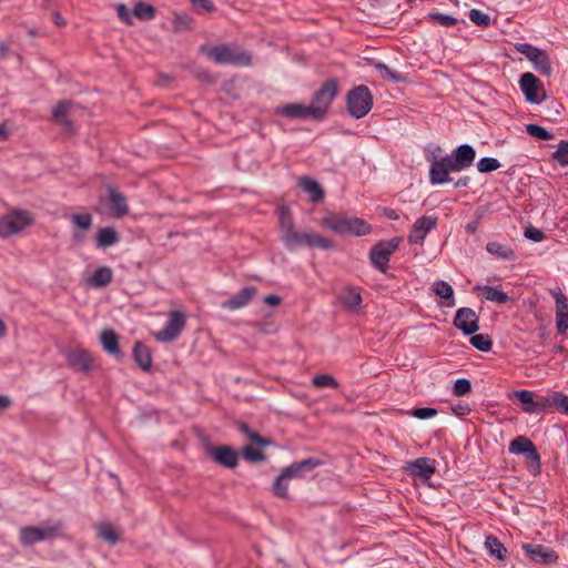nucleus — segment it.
<instances>
[{
  "mask_svg": "<svg viewBox=\"0 0 568 568\" xmlns=\"http://www.w3.org/2000/svg\"><path fill=\"white\" fill-rule=\"evenodd\" d=\"M320 223L339 235L364 236L372 232V226L366 221L345 213L331 212Z\"/></svg>",
  "mask_w": 568,
  "mask_h": 568,
  "instance_id": "nucleus-1",
  "label": "nucleus"
},
{
  "mask_svg": "<svg viewBox=\"0 0 568 568\" xmlns=\"http://www.w3.org/2000/svg\"><path fill=\"white\" fill-rule=\"evenodd\" d=\"M63 523L44 521L40 526H24L19 531V538L22 546L28 547L37 542L52 540L61 536Z\"/></svg>",
  "mask_w": 568,
  "mask_h": 568,
  "instance_id": "nucleus-2",
  "label": "nucleus"
},
{
  "mask_svg": "<svg viewBox=\"0 0 568 568\" xmlns=\"http://www.w3.org/2000/svg\"><path fill=\"white\" fill-rule=\"evenodd\" d=\"M200 51L217 64L250 65L252 58L246 51H239L235 47L220 44L214 47L201 45Z\"/></svg>",
  "mask_w": 568,
  "mask_h": 568,
  "instance_id": "nucleus-3",
  "label": "nucleus"
},
{
  "mask_svg": "<svg viewBox=\"0 0 568 568\" xmlns=\"http://www.w3.org/2000/svg\"><path fill=\"white\" fill-rule=\"evenodd\" d=\"M348 113L355 119L364 118L373 106V95L366 85L352 89L346 97Z\"/></svg>",
  "mask_w": 568,
  "mask_h": 568,
  "instance_id": "nucleus-4",
  "label": "nucleus"
},
{
  "mask_svg": "<svg viewBox=\"0 0 568 568\" xmlns=\"http://www.w3.org/2000/svg\"><path fill=\"white\" fill-rule=\"evenodd\" d=\"M285 246L295 250L301 246L310 248L333 250L335 242L315 232H294L285 242Z\"/></svg>",
  "mask_w": 568,
  "mask_h": 568,
  "instance_id": "nucleus-5",
  "label": "nucleus"
},
{
  "mask_svg": "<svg viewBox=\"0 0 568 568\" xmlns=\"http://www.w3.org/2000/svg\"><path fill=\"white\" fill-rule=\"evenodd\" d=\"M338 92L337 82L334 79L327 80L323 83L321 89L315 92L310 106L314 114V120H322L327 113L332 102Z\"/></svg>",
  "mask_w": 568,
  "mask_h": 568,
  "instance_id": "nucleus-6",
  "label": "nucleus"
},
{
  "mask_svg": "<svg viewBox=\"0 0 568 568\" xmlns=\"http://www.w3.org/2000/svg\"><path fill=\"white\" fill-rule=\"evenodd\" d=\"M400 242V237H393L390 240H382L377 242L369 251L372 265L382 273H386L390 256L397 251Z\"/></svg>",
  "mask_w": 568,
  "mask_h": 568,
  "instance_id": "nucleus-7",
  "label": "nucleus"
},
{
  "mask_svg": "<svg viewBox=\"0 0 568 568\" xmlns=\"http://www.w3.org/2000/svg\"><path fill=\"white\" fill-rule=\"evenodd\" d=\"M508 397L516 398L526 414H540L549 409V393L535 396L531 390L523 389L510 393Z\"/></svg>",
  "mask_w": 568,
  "mask_h": 568,
  "instance_id": "nucleus-8",
  "label": "nucleus"
},
{
  "mask_svg": "<svg viewBox=\"0 0 568 568\" xmlns=\"http://www.w3.org/2000/svg\"><path fill=\"white\" fill-rule=\"evenodd\" d=\"M33 222L32 216L27 211H12L0 217V237H9L17 234Z\"/></svg>",
  "mask_w": 568,
  "mask_h": 568,
  "instance_id": "nucleus-9",
  "label": "nucleus"
},
{
  "mask_svg": "<svg viewBox=\"0 0 568 568\" xmlns=\"http://www.w3.org/2000/svg\"><path fill=\"white\" fill-rule=\"evenodd\" d=\"M515 48L519 53L524 54L529 61L534 63L536 70L540 74L545 77H549L551 74L550 59L544 50L526 42L517 43Z\"/></svg>",
  "mask_w": 568,
  "mask_h": 568,
  "instance_id": "nucleus-10",
  "label": "nucleus"
},
{
  "mask_svg": "<svg viewBox=\"0 0 568 568\" xmlns=\"http://www.w3.org/2000/svg\"><path fill=\"white\" fill-rule=\"evenodd\" d=\"M185 316L180 311H171L169 322L165 326L153 334L154 338L160 343H170L175 341L185 326Z\"/></svg>",
  "mask_w": 568,
  "mask_h": 568,
  "instance_id": "nucleus-11",
  "label": "nucleus"
},
{
  "mask_svg": "<svg viewBox=\"0 0 568 568\" xmlns=\"http://www.w3.org/2000/svg\"><path fill=\"white\" fill-rule=\"evenodd\" d=\"M519 87L529 103L539 104L545 99L544 87L531 72L521 74Z\"/></svg>",
  "mask_w": 568,
  "mask_h": 568,
  "instance_id": "nucleus-12",
  "label": "nucleus"
},
{
  "mask_svg": "<svg viewBox=\"0 0 568 568\" xmlns=\"http://www.w3.org/2000/svg\"><path fill=\"white\" fill-rule=\"evenodd\" d=\"M478 321V315L473 308L462 307L455 314L454 325L465 335H473L479 329Z\"/></svg>",
  "mask_w": 568,
  "mask_h": 568,
  "instance_id": "nucleus-13",
  "label": "nucleus"
},
{
  "mask_svg": "<svg viewBox=\"0 0 568 568\" xmlns=\"http://www.w3.org/2000/svg\"><path fill=\"white\" fill-rule=\"evenodd\" d=\"M437 217L422 216L415 221L408 235L410 244L423 243L426 235L436 227Z\"/></svg>",
  "mask_w": 568,
  "mask_h": 568,
  "instance_id": "nucleus-14",
  "label": "nucleus"
},
{
  "mask_svg": "<svg viewBox=\"0 0 568 568\" xmlns=\"http://www.w3.org/2000/svg\"><path fill=\"white\" fill-rule=\"evenodd\" d=\"M405 469L414 477L429 479L436 471L435 460L428 457H419L408 462Z\"/></svg>",
  "mask_w": 568,
  "mask_h": 568,
  "instance_id": "nucleus-15",
  "label": "nucleus"
},
{
  "mask_svg": "<svg viewBox=\"0 0 568 568\" xmlns=\"http://www.w3.org/2000/svg\"><path fill=\"white\" fill-rule=\"evenodd\" d=\"M68 364L71 368L80 373L90 372L93 363L91 354L84 348H77L65 354Z\"/></svg>",
  "mask_w": 568,
  "mask_h": 568,
  "instance_id": "nucleus-16",
  "label": "nucleus"
},
{
  "mask_svg": "<svg viewBox=\"0 0 568 568\" xmlns=\"http://www.w3.org/2000/svg\"><path fill=\"white\" fill-rule=\"evenodd\" d=\"M523 549L525 554L537 564H551L558 559L557 554L542 545H531L525 544L523 545Z\"/></svg>",
  "mask_w": 568,
  "mask_h": 568,
  "instance_id": "nucleus-17",
  "label": "nucleus"
},
{
  "mask_svg": "<svg viewBox=\"0 0 568 568\" xmlns=\"http://www.w3.org/2000/svg\"><path fill=\"white\" fill-rule=\"evenodd\" d=\"M321 465L322 462L318 458L311 457L301 462L293 463L290 466L283 468L282 471L284 473V476L288 477V479L300 478Z\"/></svg>",
  "mask_w": 568,
  "mask_h": 568,
  "instance_id": "nucleus-18",
  "label": "nucleus"
},
{
  "mask_svg": "<svg viewBox=\"0 0 568 568\" xmlns=\"http://www.w3.org/2000/svg\"><path fill=\"white\" fill-rule=\"evenodd\" d=\"M210 455L217 464L231 469L235 468L239 464V454L226 445L215 447L211 450Z\"/></svg>",
  "mask_w": 568,
  "mask_h": 568,
  "instance_id": "nucleus-19",
  "label": "nucleus"
},
{
  "mask_svg": "<svg viewBox=\"0 0 568 568\" xmlns=\"http://www.w3.org/2000/svg\"><path fill=\"white\" fill-rule=\"evenodd\" d=\"M276 113L288 119H313L312 106L302 103H288L276 109Z\"/></svg>",
  "mask_w": 568,
  "mask_h": 568,
  "instance_id": "nucleus-20",
  "label": "nucleus"
},
{
  "mask_svg": "<svg viewBox=\"0 0 568 568\" xmlns=\"http://www.w3.org/2000/svg\"><path fill=\"white\" fill-rule=\"evenodd\" d=\"M255 294L256 288L254 286L243 287L237 294L222 302V307L230 311L239 310L247 305Z\"/></svg>",
  "mask_w": 568,
  "mask_h": 568,
  "instance_id": "nucleus-21",
  "label": "nucleus"
},
{
  "mask_svg": "<svg viewBox=\"0 0 568 568\" xmlns=\"http://www.w3.org/2000/svg\"><path fill=\"white\" fill-rule=\"evenodd\" d=\"M108 192L111 215L116 219L126 215L129 212V206L125 196L112 186H109Z\"/></svg>",
  "mask_w": 568,
  "mask_h": 568,
  "instance_id": "nucleus-22",
  "label": "nucleus"
},
{
  "mask_svg": "<svg viewBox=\"0 0 568 568\" xmlns=\"http://www.w3.org/2000/svg\"><path fill=\"white\" fill-rule=\"evenodd\" d=\"M113 280V272L109 266L98 267L88 280V284L94 288L108 286Z\"/></svg>",
  "mask_w": 568,
  "mask_h": 568,
  "instance_id": "nucleus-23",
  "label": "nucleus"
},
{
  "mask_svg": "<svg viewBox=\"0 0 568 568\" xmlns=\"http://www.w3.org/2000/svg\"><path fill=\"white\" fill-rule=\"evenodd\" d=\"M133 358L136 365L142 369L148 372L152 366V357L150 348L144 345L142 342H135L133 347Z\"/></svg>",
  "mask_w": 568,
  "mask_h": 568,
  "instance_id": "nucleus-24",
  "label": "nucleus"
},
{
  "mask_svg": "<svg viewBox=\"0 0 568 568\" xmlns=\"http://www.w3.org/2000/svg\"><path fill=\"white\" fill-rule=\"evenodd\" d=\"M453 154L455 162H457L463 170L471 166L476 158V151L469 144H462L457 146Z\"/></svg>",
  "mask_w": 568,
  "mask_h": 568,
  "instance_id": "nucleus-25",
  "label": "nucleus"
},
{
  "mask_svg": "<svg viewBox=\"0 0 568 568\" xmlns=\"http://www.w3.org/2000/svg\"><path fill=\"white\" fill-rule=\"evenodd\" d=\"M486 251L498 260H516L515 251L507 244H503L499 242H488L486 245Z\"/></svg>",
  "mask_w": 568,
  "mask_h": 568,
  "instance_id": "nucleus-26",
  "label": "nucleus"
},
{
  "mask_svg": "<svg viewBox=\"0 0 568 568\" xmlns=\"http://www.w3.org/2000/svg\"><path fill=\"white\" fill-rule=\"evenodd\" d=\"M298 186L310 195V200L317 203L323 200L324 192L318 182L311 178H302L298 181Z\"/></svg>",
  "mask_w": 568,
  "mask_h": 568,
  "instance_id": "nucleus-27",
  "label": "nucleus"
},
{
  "mask_svg": "<svg viewBox=\"0 0 568 568\" xmlns=\"http://www.w3.org/2000/svg\"><path fill=\"white\" fill-rule=\"evenodd\" d=\"M95 530L98 537L109 542L110 545H115L120 540L121 535L111 523H100L95 526Z\"/></svg>",
  "mask_w": 568,
  "mask_h": 568,
  "instance_id": "nucleus-28",
  "label": "nucleus"
},
{
  "mask_svg": "<svg viewBox=\"0 0 568 568\" xmlns=\"http://www.w3.org/2000/svg\"><path fill=\"white\" fill-rule=\"evenodd\" d=\"M433 292L437 296L446 300V303H444V306H446V307L455 306L454 290H453V286L448 282L443 281V280L436 281L433 284Z\"/></svg>",
  "mask_w": 568,
  "mask_h": 568,
  "instance_id": "nucleus-29",
  "label": "nucleus"
},
{
  "mask_svg": "<svg viewBox=\"0 0 568 568\" xmlns=\"http://www.w3.org/2000/svg\"><path fill=\"white\" fill-rule=\"evenodd\" d=\"M429 181L432 184H444L450 181L449 174L446 171L444 164L434 159L429 169Z\"/></svg>",
  "mask_w": 568,
  "mask_h": 568,
  "instance_id": "nucleus-30",
  "label": "nucleus"
},
{
  "mask_svg": "<svg viewBox=\"0 0 568 568\" xmlns=\"http://www.w3.org/2000/svg\"><path fill=\"white\" fill-rule=\"evenodd\" d=\"M280 226H281V240L283 243L297 230L294 226L293 217L291 212L282 207L280 210Z\"/></svg>",
  "mask_w": 568,
  "mask_h": 568,
  "instance_id": "nucleus-31",
  "label": "nucleus"
},
{
  "mask_svg": "<svg viewBox=\"0 0 568 568\" xmlns=\"http://www.w3.org/2000/svg\"><path fill=\"white\" fill-rule=\"evenodd\" d=\"M485 547L490 556L499 560L506 559L508 551L497 537L491 535L487 536L485 539Z\"/></svg>",
  "mask_w": 568,
  "mask_h": 568,
  "instance_id": "nucleus-32",
  "label": "nucleus"
},
{
  "mask_svg": "<svg viewBox=\"0 0 568 568\" xmlns=\"http://www.w3.org/2000/svg\"><path fill=\"white\" fill-rule=\"evenodd\" d=\"M101 344L105 352H108L111 355H119L120 348H119V338L118 335L111 331L105 329L101 333L100 336Z\"/></svg>",
  "mask_w": 568,
  "mask_h": 568,
  "instance_id": "nucleus-33",
  "label": "nucleus"
},
{
  "mask_svg": "<svg viewBox=\"0 0 568 568\" xmlns=\"http://www.w3.org/2000/svg\"><path fill=\"white\" fill-rule=\"evenodd\" d=\"M341 302L348 310L356 311L362 304L361 293L354 287H348L342 293Z\"/></svg>",
  "mask_w": 568,
  "mask_h": 568,
  "instance_id": "nucleus-34",
  "label": "nucleus"
},
{
  "mask_svg": "<svg viewBox=\"0 0 568 568\" xmlns=\"http://www.w3.org/2000/svg\"><path fill=\"white\" fill-rule=\"evenodd\" d=\"M119 241L118 234L112 227L100 229L97 235V245L102 248L110 247Z\"/></svg>",
  "mask_w": 568,
  "mask_h": 568,
  "instance_id": "nucleus-35",
  "label": "nucleus"
},
{
  "mask_svg": "<svg viewBox=\"0 0 568 568\" xmlns=\"http://www.w3.org/2000/svg\"><path fill=\"white\" fill-rule=\"evenodd\" d=\"M478 288L483 292V296L487 301L495 302L497 304H505L510 300L505 292L497 287L484 285Z\"/></svg>",
  "mask_w": 568,
  "mask_h": 568,
  "instance_id": "nucleus-36",
  "label": "nucleus"
},
{
  "mask_svg": "<svg viewBox=\"0 0 568 568\" xmlns=\"http://www.w3.org/2000/svg\"><path fill=\"white\" fill-rule=\"evenodd\" d=\"M69 108H70V102L61 101L55 105V108L53 109V112H52L53 119L58 123L63 125L67 130L72 129V122L67 116Z\"/></svg>",
  "mask_w": 568,
  "mask_h": 568,
  "instance_id": "nucleus-37",
  "label": "nucleus"
},
{
  "mask_svg": "<svg viewBox=\"0 0 568 568\" xmlns=\"http://www.w3.org/2000/svg\"><path fill=\"white\" fill-rule=\"evenodd\" d=\"M557 408L561 414L568 416V395L552 390L549 392V409Z\"/></svg>",
  "mask_w": 568,
  "mask_h": 568,
  "instance_id": "nucleus-38",
  "label": "nucleus"
},
{
  "mask_svg": "<svg viewBox=\"0 0 568 568\" xmlns=\"http://www.w3.org/2000/svg\"><path fill=\"white\" fill-rule=\"evenodd\" d=\"M532 448H535L534 443L525 436L516 437L509 445V452L515 455L531 453Z\"/></svg>",
  "mask_w": 568,
  "mask_h": 568,
  "instance_id": "nucleus-39",
  "label": "nucleus"
},
{
  "mask_svg": "<svg viewBox=\"0 0 568 568\" xmlns=\"http://www.w3.org/2000/svg\"><path fill=\"white\" fill-rule=\"evenodd\" d=\"M133 16L142 21L152 20L155 17V8L139 1L133 7Z\"/></svg>",
  "mask_w": 568,
  "mask_h": 568,
  "instance_id": "nucleus-40",
  "label": "nucleus"
},
{
  "mask_svg": "<svg viewBox=\"0 0 568 568\" xmlns=\"http://www.w3.org/2000/svg\"><path fill=\"white\" fill-rule=\"evenodd\" d=\"M374 67L378 71L379 75L385 80H388V81H392L395 83L404 81V77L400 73H398L395 70H392L388 65H386L383 62H376L374 64Z\"/></svg>",
  "mask_w": 568,
  "mask_h": 568,
  "instance_id": "nucleus-41",
  "label": "nucleus"
},
{
  "mask_svg": "<svg viewBox=\"0 0 568 568\" xmlns=\"http://www.w3.org/2000/svg\"><path fill=\"white\" fill-rule=\"evenodd\" d=\"M470 344L480 352H489L493 347V341L487 334H473Z\"/></svg>",
  "mask_w": 568,
  "mask_h": 568,
  "instance_id": "nucleus-42",
  "label": "nucleus"
},
{
  "mask_svg": "<svg viewBox=\"0 0 568 568\" xmlns=\"http://www.w3.org/2000/svg\"><path fill=\"white\" fill-rule=\"evenodd\" d=\"M287 480H288V477L284 476L283 471H281V474L275 478L274 484H273V491L277 497H281V498L288 497Z\"/></svg>",
  "mask_w": 568,
  "mask_h": 568,
  "instance_id": "nucleus-43",
  "label": "nucleus"
},
{
  "mask_svg": "<svg viewBox=\"0 0 568 568\" xmlns=\"http://www.w3.org/2000/svg\"><path fill=\"white\" fill-rule=\"evenodd\" d=\"M312 384L317 388L329 387L337 388L338 382L331 375L320 374L315 375L312 379Z\"/></svg>",
  "mask_w": 568,
  "mask_h": 568,
  "instance_id": "nucleus-44",
  "label": "nucleus"
},
{
  "mask_svg": "<svg viewBox=\"0 0 568 568\" xmlns=\"http://www.w3.org/2000/svg\"><path fill=\"white\" fill-rule=\"evenodd\" d=\"M501 166L500 162L495 158H481L477 162V170L480 173H488L495 170H498Z\"/></svg>",
  "mask_w": 568,
  "mask_h": 568,
  "instance_id": "nucleus-45",
  "label": "nucleus"
},
{
  "mask_svg": "<svg viewBox=\"0 0 568 568\" xmlns=\"http://www.w3.org/2000/svg\"><path fill=\"white\" fill-rule=\"evenodd\" d=\"M552 158L561 166L568 165V141H560L557 150L552 154Z\"/></svg>",
  "mask_w": 568,
  "mask_h": 568,
  "instance_id": "nucleus-46",
  "label": "nucleus"
},
{
  "mask_svg": "<svg viewBox=\"0 0 568 568\" xmlns=\"http://www.w3.org/2000/svg\"><path fill=\"white\" fill-rule=\"evenodd\" d=\"M526 132L534 138L545 140V141L550 140L554 136L552 133H550L545 128H542L538 124H528L526 126Z\"/></svg>",
  "mask_w": 568,
  "mask_h": 568,
  "instance_id": "nucleus-47",
  "label": "nucleus"
},
{
  "mask_svg": "<svg viewBox=\"0 0 568 568\" xmlns=\"http://www.w3.org/2000/svg\"><path fill=\"white\" fill-rule=\"evenodd\" d=\"M469 19L479 27H488L490 24V17L478 9H471L469 11Z\"/></svg>",
  "mask_w": 568,
  "mask_h": 568,
  "instance_id": "nucleus-48",
  "label": "nucleus"
},
{
  "mask_svg": "<svg viewBox=\"0 0 568 568\" xmlns=\"http://www.w3.org/2000/svg\"><path fill=\"white\" fill-rule=\"evenodd\" d=\"M526 456L527 462L530 465V469L532 474H539L541 468L540 455L537 452L536 447L531 449V453L524 454Z\"/></svg>",
  "mask_w": 568,
  "mask_h": 568,
  "instance_id": "nucleus-49",
  "label": "nucleus"
},
{
  "mask_svg": "<svg viewBox=\"0 0 568 568\" xmlns=\"http://www.w3.org/2000/svg\"><path fill=\"white\" fill-rule=\"evenodd\" d=\"M471 390V384L467 378H458L453 387V393L456 396H465Z\"/></svg>",
  "mask_w": 568,
  "mask_h": 568,
  "instance_id": "nucleus-50",
  "label": "nucleus"
},
{
  "mask_svg": "<svg viewBox=\"0 0 568 568\" xmlns=\"http://www.w3.org/2000/svg\"><path fill=\"white\" fill-rule=\"evenodd\" d=\"M429 18L443 27H454L457 24V19L449 14L430 13Z\"/></svg>",
  "mask_w": 568,
  "mask_h": 568,
  "instance_id": "nucleus-51",
  "label": "nucleus"
},
{
  "mask_svg": "<svg viewBox=\"0 0 568 568\" xmlns=\"http://www.w3.org/2000/svg\"><path fill=\"white\" fill-rule=\"evenodd\" d=\"M243 456L246 460L258 463L265 459V455L251 446H246L243 448Z\"/></svg>",
  "mask_w": 568,
  "mask_h": 568,
  "instance_id": "nucleus-52",
  "label": "nucleus"
},
{
  "mask_svg": "<svg viewBox=\"0 0 568 568\" xmlns=\"http://www.w3.org/2000/svg\"><path fill=\"white\" fill-rule=\"evenodd\" d=\"M72 222L82 230H89L92 226V216L85 214H74L71 216Z\"/></svg>",
  "mask_w": 568,
  "mask_h": 568,
  "instance_id": "nucleus-53",
  "label": "nucleus"
},
{
  "mask_svg": "<svg viewBox=\"0 0 568 568\" xmlns=\"http://www.w3.org/2000/svg\"><path fill=\"white\" fill-rule=\"evenodd\" d=\"M410 415L418 419H428L435 417L437 415V410L433 407H420L413 409Z\"/></svg>",
  "mask_w": 568,
  "mask_h": 568,
  "instance_id": "nucleus-54",
  "label": "nucleus"
},
{
  "mask_svg": "<svg viewBox=\"0 0 568 568\" xmlns=\"http://www.w3.org/2000/svg\"><path fill=\"white\" fill-rule=\"evenodd\" d=\"M115 11L118 13L119 19L125 23L126 26L133 24L132 16L128 9V7L124 3H118L115 4Z\"/></svg>",
  "mask_w": 568,
  "mask_h": 568,
  "instance_id": "nucleus-55",
  "label": "nucleus"
},
{
  "mask_svg": "<svg viewBox=\"0 0 568 568\" xmlns=\"http://www.w3.org/2000/svg\"><path fill=\"white\" fill-rule=\"evenodd\" d=\"M439 161L444 164L446 171L448 172V174L450 172H460L463 171L462 166L455 162V158H454V154L453 155H446L442 159H439Z\"/></svg>",
  "mask_w": 568,
  "mask_h": 568,
  "instance_id": "nucleus-56",
  "label": "nucleus"
},
{
  "mask_svg": "<svg viewBox=\"0 0 568 568\" xmlns=\"http://www.w3.org/2000/svg\"><path fill=\"white\" fill-rule=\"evenodd\" d=\"M555 300H556V315L568 314L567 297L561 292H558L555 294Z\"/></svg>",
  "mask_w": 568,
  "mask_h": 568,
  "instance_id": "nucleus-57",
  "label": "nucleus"
},
{
  "mask_svg": "<svg viewBox=\"0 0 568 568\" xmlns=\"http://www.w3.org/2000/svg\"><path fill=\"white\" fill-rule=\"evenodd\" d=\"M525 237L531 240L534 242H540L544 240L545 235L542 231L535 227H527L524 233Z\"/></svg>",
  "mask_w": 568,
  "mask_h": 568,
  "instance_id": "nucleus-58",
  "label": "nucleus"
},
{
  "mask_svg": "<svg viewBox=\"0 0 568 568\" xmlns=\"http://www.w3.org/2000/svg\"><path fill=\"white\" fill-rule=\"evenodd\" d=\"M556 328L559 334L566 333L568 329V314L556 315Z\"/></svg>",
  "mask_w": 568,
  "mask_h": 568,
  "instance_id": "nucleus-59",
  "label": "nucleus"
},
{
  "mask_svg": "<svg viewBox=\"0 0 568 568\" xmlns=\"http://www.w3.org/2000/svg\"><path fill=\"white\" fill-rule=\"evenodd\" d=\"M193 7L199 11L211 12L214 10V6L210 0H191Z\"/></svg>",
  "mask_w": 568,
  "mask_h": 568,
  "instance_id": "nucleus-60",
  "label": "nucleus"
},
{
  "mask_svg": "<svg viewBox=\"0 0 568 568\" xmlns=\"http://www.w3.org/2000/svg\"><path fill=\"white\" fill-rule=\"evenodd\" d=\"M247 436H248V438H250L253 443L258 444V445H261V446H266V445H268V443H270L267 439H265V438L261 437V436H260L257 433H255V432H251Z\"/></svg>",
  "mask_w": 568,
  "mask_h": 568,
  "instance_id": "nucleus-61",
  "label": "nucleus"
},
{
  "mask_svg": "<svg viewBox=\"0 0 568 568\" xmlns=\"http://www.w3.org/2000/svg\"><path fill=\"white\" fill-rule=\"evenodd\" d=\"M264 302H265L267 305L276 306V305H278V304L281 303V298H280V296H277V295H273V294H271V295H266V296L264 297Z\"/></svg>",
  "mask_w": 568,
  "mask_h": 568,
  "instance_id": "nucleus-62",
  "label": "nucleus"
},
{
  "mask_svg": "<svg viewBox=\"0 0 568 568\" xmlns=\"http://www.w3.org/2000/svg\"><path fill=\"white\" fill-rule=\"evenodd\" d=\"M53 22L58 26V27H63L67 24V21L59 13V12H54L53 16Z\"/></svg>",
  "mask_w": 568,
  "mask_h": 568,
  "instance_id": "nucleus-63",
  "label": "nucleus"
},
{
  "mask_svg": "<svg viewBox=\"0 0 568 568\" xmlns=\"http://www.w3.org/2000/svg\"><path fill=\"white\" fill-rule=\"evenodd\" d=\"M11 400L8 396L0 395V412L10 407Z\"/></svg>",
  "mask_w": 568,
  "mask_h": 568,
  "instance_id": "nucleus-64",
  "label": "nucleus"
}]
</instances>
